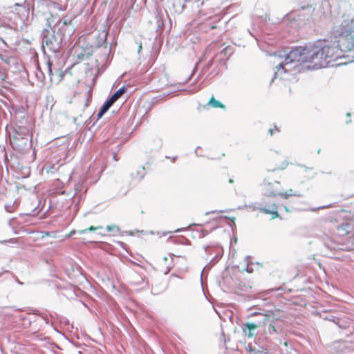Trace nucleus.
<instances>
[{"instance_id": "f257e3e1", "label": "nucleus", "mask_w": 354, "mask_h": 354, "mask_svg": "<svg viewBox=\"0 0 354 354\" xmlns=\"http://www.w3.org/2000/svg\"><path fill=\"white\" fill-rule=\"evenodd\" d=\"M107 36V31L98 30L93 36L95 41L89 44L85 39H80L70 51L71 69L84 73L79 82L88 88L95 86L100 70L108 63L111 49L106 42Z\"/></svg>"}, {"instance_id": "f03ea898", "label": "nucleus", "mask_w": 354, "mask_h": 354, "mask_svg": "<svg viewBox=\"0 0 354 354\" xmlns=\"http://www.w3.org/2000/svg\"><path fill=\"white\" fill-rule=\"evenodd\" d=\"M322 48L327 65L344 57V51L354 50V18L342 27L338 44L324 45Z\"/></svg>"}, {"instance_id": "7ed1b4c3", "label": "nucleus", "mask_w": 354, "mask_h": 354, "mask_svg": "<svg viewBox=\"0 0 354 354\" xmlns=\"http://www.w3.org/2000/svg\"><path fill=\"white\" fill-rule=\"evenodd\" d=\"M306 65L308 68L319 69L326 67L327 63L320 45H313L306 50Z\"/></svg>"}, {"instance_id": "20e7f679", "label": "nucleus", "mask_w": 354, "mask_h": 354, "mask_svg": "<svg viewBox=\"0 0 354 354\" xmlns=\"http://www.w3.org/2000/svg\"><path fill=\"white\" fill-rule=\"evenodd\" d=\"M53 30H46L44 31L42 44L43 48L46 49L49 53L57 52L62 46L63 39L62 37L55 35Z\"/></svg>"}, {"instance_id": "39448f33", "label": "nucleus", "mask_w": 354, "mask_h": 354, "mask_svg": "<svg viewBox=\"0 0 354 354\" xmlns=\"http://www.w3.org/2000/svg\"><path fill=\"white\" fill-rule=\"evenodd\" d=\"M307 47H297L292 49L286 57L285 64L295 62L306 64V50Z\"/></svg>"}, {"instance_id": "423d86ee", "label": "nucleus", "mask_w": 354, "mask_h": 354, "mask_svg": "<svg viewBox=\"0 0 354 354\" xmlns=\"http://www.w3.org/2000/svg\"><path fill=\"white\" fill-rule=\"evenodd\" d=\"M280 319L274 316L272 313L265 315L262 324L268 326L267 331L270 335L277 334L281 330V326L279 325Z\"/></svg>"}, {"instance_id": "0eeeda50", "label": "nucleus", "mask_w": 354, "mask_h": 354, "mask_svg": "<svg viewBox=\"0 0 354 354\" xmlns=\"http://www.w3.org/2000/svg\"><path fill=\"white\" fill-rule=\"evenodd\" d=\"M279 185L280 183L274 181L273 183L264 182L263 183V191L264 194L268 196H275L279 195Z\"/></svg>"}, {"instance_id": "6e6552de", "label": "nucleus", "mask_w": 354, "mask_h": 354, "mask_svg": "<svg viewBox=\"0 0 354 354\" xmlns=\"http://www.w3.org/2000/svg\"><path fill=\"white\" fill-rule=\"evenodd\" d=\"M53 32H56L57 35L59 37H62V39L64 40V37L66 36H71L74 32V28L73 27H67L65 28H61L59 25L57 23L56 25L54 26Z\"/></svg>"}, {"instance_id": "1a4fd4ad", "label": "nucleus", "mask_w": 354, "mask_h": 354, "mask_svg": "<svg viewBox=\"0 0 354 354\" xmlns=\"http://www.w3.org/2000/svg\"><path fill=\"white\" fill-rule=\"evenodd\" d=\"M287 65L288 64H285V60H284L283 63L279 64V65H277L276 66V71L274 72V79H277V78L282 79L283 78L282 75L283 73H287L289 70L286 68V66H287Z\"/></svg>"}, {"instance_id": "9d476101", "label": "nucleus", "mask_w": 354, "mask_h": 354, "mask_svg": "<svg viewBox=\"0 0 354 354\" xmlns=\"http://www.w3.org/2000/svg\"><path fill=\"white\" fill-rule=\"evenodd\" d=\"M259 326H261L260 323L256 324L252 322H247L243 325V330L245 333L246 332L247 330H248L249 333L248 335V337H252L254 336V333H252V331L256 330Z\"/></svg>"}, {"instance_id": "9b49d317", "label": "nucleus", "mask_w": 354, "mask_h": 354, "mask_svg": "<svg viewBox=\"0 0 354 354\" xmlns=\"http://www.w3.org/2000/svg\"><path fill=\"white\" fill-rule=\"evenodd\" d=\"M126 90H117V91L106 100L112 106L125 92Z\"/></svg>"}, {"instance_id": "f8f14e48", "label": "nucleus", "mask_w": 354, "mask_h": 354, "mask_svg": "<svg viewBox=\"0 0 354 354\" xmlns=\"http://www.w3.org/2000/svg\"><path fill=\"white\" fill-rule=\"evenodd\" d=\"M68 0H65L64 3L62 1L53 2V6L55 9H57L59 11H65L68 7Z\"/></svg>"}, {"instance_id": "ddd939ff", "label": "nucleus", "mask_w": 354, "mask_h": 354, "mask_svg": "<svg viewBox=\"0 0 354 354\" xmlns=\"http://www.w3.org/2000/svg\"><path fill=\"white\" fill-rule=\"evenodd\" d=\"M58 25L61 27V28H65L67 27H73L72 26V21L69 19L67 16H65L62 20H59L57 21Z\"/></svg>"}, {"instance_id": "4468645a", "label": "nucleus", "mask_w": 354, "mask_h": 354, "mask_svg": "<svg viewBox=\"0 0 354 354\" xmlns=\"http://www.w3.org/2000/svg\"><path fill=\"white\" fill-rule=\"evenodd\" d=\"M111 106V104L107 101H106L104 104L102 106L100 110L99 111L97 115V119L101 118L103 116V115L110 109Z\"/></svg>"}, {"instance_id": "2eb2a0df", "label": "nucleus", "mask_w": 354, "mask_h": 354, "mask_svg": "<svg viewBox=\"0 0 354 354\" xmlns=\"http://www.w3.org/2000/svg\"><path fill=\"white\" fill-rule=\"evenodd\" d=\"M261 211L266 214H270L272 215V218H276L279 216L277 207L274 205L271 209H268L267 208H261Z\"/></svg>"}, {"instance_id": "dca6fc26", "label": "nucleus", "mask_w": 354, "mask_h": 354, "mask_svg": "<svg viewBox=\"0 0 354 354\" xmlns=\"http://www.w3.org/2000/svg\"><path fill=\"white\" fill-rule=\"evenodd\" d=\"M209 104H211L214 107H223V104L220 102L214 100V98L213 97L209 101Z\"/></svg>"}, {"instance_id": "f3484780", "label": "nucleus", "mask_w": 354, "mask_h": 354, "mask_svg": "<svg viewBox=\"0 0 354 354\" xmlns=\"http://www.w3.org/2000/svg\"><path fill=\"white\" fill-rule=\"evenodd\" d=\"M280 196L283 197L284 198H288L290 196H300L299 194H297L296 193L292 192V189H290L288 192L282 193L281 192Z\"/></svg>"}, {"instance_id": "a211bd4d", "label": "nucleus", "mask_w": 354, "mask_h": 354, "mask_svg": "<svg viewBox=\"0 0 354 354\" xmlns=\"http://www.w3.org/2000/svg\"><path fill=\"white\" fill-rule=\"evenodd\" d=\"M145 167L141 168V171H138L136 176H133L134 178L141 179L144 176Z\"/></svg>"}, {"instance_id": "6ab92c4d", "label": "nucleus", "mask_w": 354, "mask_h": 354, "mask_svg": "<svg viewBox=\"0 0 354 354\" xmlns=\"http://www.w3.org/2000/svg\"><path fill=\"white\" fill-rule=\"evenodd\" d=\"M7 77V75L5 71L0 70V84L3 83Z\"/></svg>"}, {"instance_id": "aec40b11", "label": "nucleus", "mask_w": 354, "mask_h": 354, "mask_svg": "<svg viewBox=\"0 0 354 354\" xmlns=\"http://www.w3.org/2000/svg\"><path fill=\"white\" fill-rule=\"evenodd\" d=\"M116 230V232H118V231H119V228H118L117 226H115V225H112V226H111V225H108V226L106 227V230H107V232H111V231H113V230Z\"/></svg>"}, {"instance_id": "412c9836", "label": "nucleus", "mask_w": 354, "mask_h": 354, "mask_svg": "<svg viewBox=\"0 0 354 354\" xmlns=\"http://www.w3.org/2000/svg\"><path fill=\"white\" fill-rule=\"evenodd\" d=\"M102 226H100V227H93V226H91V227H89V228H88V229H86V230H82V233H84V232H86V231H88H88H95V230H97V229H102Z\"/></svg>"}, {"instance_id": "4be33fe9", "label": "nucleus", "mask_w": 354, "mask_h": 354, "mask_svg": "<svg viewBox=\"0 0 354 354\" xmlns=\"http://www.w3.org/2000/svg\"><path fill=\"white\" fill-rule=\"evenodd\" d=\"M15 218H11L8 221V224L9 225L12 227V228H15Z\"/></svg>"}, {"instance_id": "5701e85b", "label": "nucleus", "mask_w": 354, "mask_h": 354, "mask_svg": "<svg viewBox=\"0 0 354 354\" xmlns=\"http://www.w3.org/2000/svg\"><path fill=\"white\" fill-rule=\"evenodd\" d=\"M46 64H47V67H48V73L50 75H52V69H51L52 64L50 61H48Z\"/></svg>"}, {"instance_id": "b1692460", "label": "nucleus", "mask_w": 354, "mask_h": 354, "mask_svg": "<svg viewBox=\"0 0 354 354\" xmlns=\"http://www.w3.org/2000/svg\"><path fill=\"white\" fill-rule=\"evenodd\" d=\"M274 130H275V131H279V130L277 129V127H274V129H270L269 130V132H270V135H271V136L273 134V131H274Z\"/></svg>"}, {"instance_id": "393cba45", "label": "nucleus", "mask_w": 354, "mask_h": 354, "mask_svg": "<svg viewBox=\"0 0 354 354\" xmlns=\"http://www.w3.org/2000/svg\"><path fill=\"white\" fill-rule=\"evenodd\" d=\"M287 165H288V164H287L286 162H284V163L283 164V166H282V167H280L276 168V169H274V170H277V169H284V168L287 166Z\"/></svg>"}, {"instance_id": "a878e982", "label": "nucleus", "mask_w": 354, "mask_h": 354, "mask_svg": "<svg viewBox=\"0 0 354 354\" xmlns=\"http://www.w3.org/2000/svg\"><path fill=\"white\" fill-rule=\"evenodd\" d=\"M326 245V247H327V248H330V249L334 248V247H333V245Z\"/></svg>"}, {"instance_id": "bb28decb", "label": "nucleus", "mask_w": 354, "mask_h": 354, "mask_svg": "<svg viewBox=\"0 0 354 354\" xmlns=\"http://www.w3.org/2000/svg\"><path fill=\"white\" fill-rule=\"evenodd\" d=\"M5 208L8 212H12V210L8 209V207L7 205L5 206Z\"/></svg>"}, {"instance_id": "cd10ccee", "label": "nucleus", "mask_w": 354, "mask_h": 354, "mask_svg": "<svg viewBox=\"0 0 354 354\" xmlns=\"http://www.w3.org/2000/svg\"><path fill=\"white\" fill-rule=\"evenodd\" d=\"M346 115H347V117H351V113H348L346 114Z\"/></svg>"}, {"instance_id": "c85d7f7f", "label": "nucleus", "mask_w": 354, "mask_h": 354, "mask_svg": "<svg viewBox=\"0 0 354 354\" xmlns=\"http://www.w3.org/2000/svg\"><path fill=\"white\" fill-rule=\"evenodd\" d=\"M230 183H233V180L232 179L230 180Z\"/></svg>"}, {"instance_id": "c756f323", "label": "nucleus", "mask_w": 354, "mask_h": 354, "mask_svg": "<svg viewBox=\"0 0 354 354\" xmlns=\"http://www.w3.org/2000/svg\"><path fill=\"white\" fill-rule=\"evenodd\" d=\"M247 270V272H251L250 270H249V269H248V268H247V270Z\"/></svg>"}, {"instance_id": "7c9ffc66", "label": "nucleus", "mask_w": 354, "mask_h": 354, "mask_svg": "<svg viewBox=\"0 0 354 354\" xmlns=\"http://www.w3.org/2000/svg\"><path fill=\"white\" fill-rule=\"evenodd\" d=\"M120 88L124 89V88H124V86H122Z\"/></svg>"}, {"instance_id": "2f4dec72", "label": "nucleus", "mask_w": 354, "mask_h": 354, "mask_svg": "<svg viewBox=\"0 0 354 354\" xmlns=\"http://www.w3.org/2000/svg\"><path fill=\"white\" fill-rule=\"evenodd\" d=\"M21 130H24V131H26V129H21L20 128Z\"/></svg>"}]
</instances>
